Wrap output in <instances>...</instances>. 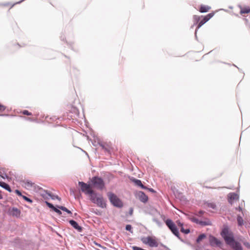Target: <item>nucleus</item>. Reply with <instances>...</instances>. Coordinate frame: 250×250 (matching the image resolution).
<instances>
[{
  "label": "nucleus",
  "mask_w": 250,
  "mask_h": 250,
  "mask_svg": "<svg viewBox=\"0 0 250 250\" xmlns=\"http://www.w3.org/2000/svg\"><path fill=\"white\" fill-rule=\"evenodd\" d=\"M0 116H8V114H1Z\"/></svg>",
  "instance_id": "49530a36"
},
{
  "label": "nucleus",
  "mask_w": 250,
  "mask_h": 250,
  "mask_svg": "<svg viewBox=\"0 0 250 250\" xmlns=\"http://www.w3.org/2000/svg\"><path fill=\"white\" fill-rule=\"evenodd\" d=\"M148 238V236H147L146 237H142V238H141V241L144 244L147 245V243H148L147 239Z\"/></svg>",
  "instance_id": "2f4dec72"
},
{
  "label": "nucleus",
  "mask_w": 250,
  "mask_h": 250,
  "mask_svg": "<svg viewBox=\"0 0 250 250\" xmlns=\"http://www.w3.org/2000/svg\"><path fill=\"white\" fill-rule=\"evenodd\" d=\"M96 245L98 246H99V247H101L100 244H98L97 243H96Z\"/></svg>",
  "instance_id": "de8ad7c7"
},
{
  "label": "nucleus",
  "mask_w": 250,
  "mask_h": 250,
  "mask_svg": "<svg viewBox=\"0 0 250 250\" xmlns=\"http://www.w3.org/2000/svg\"><path fill=\"white\" fill-rule=\"evenodd\" d=\"M22 182L24 184L25 187L27 189L32 188L34 185V183H33L31 181L27 180H24L22 181Z\"/></svg>",
  "instance_id": "dca6fc26"
},
{
  "label": "nucleus",
  "mask_w": 250,
  "mask_h": 250,
  "mask_svg": "<svg viewBox=\"0 0 250 250\" xmlns=\"http://www.w3.org/2000/svg\"><path fill=\"white\" fill-rule=\"evenodd\" d=\"M187 216H188V218L189 220L196 224L200 225L202 226L211 225V221L208 219H206V221H200L193 216L189 215H187Z\"/></svg>",
  "instance_id": "39448f33"
},
{
  "label": "nucleus",
  "mask_w": 250,
  "mask_h": 250,
  "mask_svg": "<svg viewBox=\"0 0 250 250\" xmlns=\"http://www.w3.org/2000/svg\"><path fill=\"white\" fill-rule=\"evenodd\" d=\"M94 204H96L97 206L101 208H106V203L101 195H100L99 196L96 198V200H95V203H94Z\"/></svg>",
  "instance_id": "1a4fd4ad"
},
{
  "label": "nucleus",
  "mask_w": 250,
  "mask_h": 250,
  "mask_svg": "<svg viewBox=\"0 0 250 250\" xmlns=\"http://www.w3.org/2000/svg\"><path fill=\"white\" fill-rule=\"evenodd\" d=\"M91 182L93 186L98 189L102 190L105 186L103 179L98 176L93 177L91 180Z\"/></svg>",
  "instance_id": "7ed1b4c3"
},
{
  "label": "nucleus",
  "mask_w": 250,
  "mask_h": 250,
  "mask_svg": "<svg viewBox=\"0 0 250 250\" xmlns=\"http://www.w3.org/2000/svg\"><path fill=\"white\" fill-rule=\"evenodd\" d=\"M250 12V7L242 8L240 11L241 14H248Z\"/></svg>",
  "instance_id": "4be33fe9"
},
{
  "label": "nucleus",
  "mask_w": 250,
  "mask_h": 250,
  "mask_svg": "<svg viewBox=\"0 0 250 250\" xmlns=\"http://www.w3.org/2000/svg\"><path fill=\"white\" fill-rule=\"evenodd\" d=\"M137 195L139 199L143 203H146L148 200V197L145 193L141 191H139L137 193Z\"/></svg>",
  "instance_id": "9b49d317"
},
{
  "label": "nucleus",
  "mask_w": 250,
  "mask_h": 250,
  "mask_svg": "<svg viewBox=\"0 0 250 250\" xmlns=\"http://www.w3.org/2000/svg\"><path fill=\"white\" fill-rule=\"evenodd\" d=\"M205 212L203 210H200L198 211L197 213H196V215L199 216V217H202V215L204 214Z\"/></svg>",
  "instance_id": "72a5a7b5"
},
{
  "label": "nucleus",
  "mask_w": 250,
  "mask_h": 250,
  "mask_svg": "<svg viewBox=\"0 0 250 250\" xmlns=\"http://www.w3.org/2000/svg\"><path fill=\"white\" fill-rule=\"evenodd\" d=\"M221 235L225 240L227 245L234 250H243L240 243L236 241L234 238L233 233L229 230L227 226L224 227L221 232Z\"/></svg>",
  "instance_id": "f257e3e1"
},
{
  "label": "nucleus",
  "mask_w": 250,
  "mask_h": 250,
  "mask_svg": "<svg viewBox=\"0 0 250 250\" xmlns=\"http://www.w3.org/2000/svg\"><path fill=\"white\" fill-rule=\"evenodd\" d=\"M133 208H130V210H129V214H130V215H131L132 214V213H133Z\"/></svg>",
  "instance_id": "79ce46f5"
},
{
  "label": "nucleus",
  "mask_w": 250,
  "mask_h": 250,
  "mask_svg": "<svg viewBox=\"0 0 250 250\" xmlns=\"http://www.w3.org/2000/svg\"><path fill=\"white\" fill-rule=\"evenodd\" d=\"M213 15L214 13H209L206 16L204 17V18L201 21H200L197 26V28L195 30V34H196L197 29L200 28L204 24L207 22L213 16Z\"/></svg>",
  "instance_id": "6e6552de"
},
{
  "label": "nucleus",
  "mask_w": 250,
  "mask_h": 250,
  "mask_svg": "<svg viewBox=\"0 0 250 250\" xmlns=\"http://www.w3.org/2000/svg\"><path fill=\"white\" fill-rule=\"evenodd\" d=\"M210 9V7L208 6L202 5L200 9V12L201 13L207 12Z\"/></svg>",
  "instance_id": "a211bd4d"
},
{
  "label": "nucleus",
  "mask_w": 250,
  "mask_h": 250,
  "mask_svg": "<svg viewBox=\"0 0 250 250\" xmlns=\"http://www.w3.org/2000/svg\"><path fill=\"white\" fill-rule=\"evenodd\" d=\"M24 0H21V1H19V2H17L18 3H21V2L24 1Z\"/></svg>",
  "instance_id": "09e8293b"
},
{
  "label": "nucleus",
  "mask_w": 250,
  "mask_h": 250,
  "mask_svg": "<svg viewBox=\"0 0 250 250\" xmlns=\"http://www.w3.org/2000/svg\"><path fill=\"white\" fill-rule=\"evenodd\" d=\"M208 240L209 244L212 247L217 246L220 247L222 242L220 240H218L217 238L212 235H209Z\"/></svg>",
  "instance_id": "0eeeda50"
},
{
  "label": "nucleus",
  "mask_w": 250,
  "mask_h": 250,
  "mask_svg": "<svg viewBox=\"0 0 250 250\" xmlns=\"http://www.w3.org/2000/svg\"><path fill=\"white\" fill-rule=\"evenodd\" d=\"M9 212L10 215L16 217H19L21 213V210L15 207L9 208Z\"/></svg>",
  "instance_id": "9d476101"
},
{
  "label": "nucleus",
  "mask_w": 250,
  "mask_h": 250,
  "mask_svg": "<svg viewBox=\"0 0 250 250\" xmlns=\"http://www.w3.org/2000/svg\"><path fill=\"white\" fill-rule=\"evenodd\" d=\"M125 229L127 231H130V232L132 233L133 232V231H132V226L131 225H127L126 226H125Z\"/></svg>",
  "instance_id": "7c9ffc66"
},
{
  "label": "nucleus",
  "mask_w": 250,
  "mask_h": 250,
  "mask_svg": "<svg viewBox=\"0 0 250 250\" xmlns=\"http://www.w3.org/2000/svg\"><path fill=\"white\" fill-rule=\"evenodd\" d=\"M229 202H230V200H236L239 198L238 195L235 193H230L229 194Z\"/></svg>",
  "instance_id": "2eb2a0df"
},
{
  "label": "nucleus",
  "mask_w": 250,
  "mask_h": 250,
  "mask_svg": "<svg viewBox=\"0 0 250 250\" xmlns=\"http://www.w3.org/2000/svg\"><path fill=\"white\" fill-rule=\"evenodd\" d=\"M146 189H148L149 191H150L152 193L155 192V191L153 188H147Z\"/></svg>",
  "instance_id": "a19ab883"
},
{
  "label": "nucleus",
  "mask_w": 250,
  "mask_h": 250,
  "mask_svg": "<svg viewBox=\"0 0 250 250\" xmlns=\"http://www.w3.org/2000/svg\"><path fill=\"white\" fill-rule=\"evenodd\" d=\"M193 20H194V24H197L198 22H199L200 20V17L197 15H194L193 16Z\"/></svg>",
  "instance_id": "b1692460"
},
{
  "label": "nucleus",
  "mask_w": 250,
  "mask_h": 250,
  "mask_svg": "<svg viewBox=\"0 0 250 250\" xmlns=\"http://www.w3.org/2000/svg\"><path fill=\"white\" fill-rule=\"evenodd\" d=\"M78 184L81 187V191L86 194H92L94 193L89 185L83 182H79Z\"/></svg>",
  "instance_id": "423d86ee"
},
{
  "label": "nucleus",
  "mask_w": 250,
  "mask_h": 250,
  "mask_svg": "<svg viewBox=\"0 0 250 250\" xmlns=\"http://www.w3.org/2000/svg\"><path fill=\"white\" fill-rule=\"evenodd\" d=\"M243 244L245 246H246L247 248L250 249V244L247 242H243Z\"/></svg>",
  "instance_id": "e433bc0d"
},
{
  "label": "nucleus",
  "mask_w": 250,
  "mask_h": 250,
  "mask_svg": "<svg viewBox=\"0 0 250 250\" xmlns=\"http://www.w3.org/2000/svg\"><path fill=\"white\" fill-rule=\"evenodd\" d=\"M109 200L110 203L117 208H122L123 206L121 200L113 193L109 192L107 193Z\"/></svg>",
  "instance_id": "f03ea898"
},
{
  "label": "nucleus",
  "mask_w": 250,
  "mask_h": 250,
  "mask_svg": "<svg viewBox=\"0 0 250 250\" xmlns=\"http://www.w3.org/2000/svg\"><path fill=\"white\" fill-rule=\"evenodd\" d=\"M53 210L60 215L62 213V211L57 207L56 208L54 207V208H53Z\"/></svg>",
  "instance_id": "c756f323"
},
{
  "label": "nucleus",
  "mask_w": 250,
  "mask_h": 250,
  "mask_svg": "<svg viewBox=\"0 0 250 250\" xmlns=\"http://www.w3.org/2000/svg\"><path fill=\"white\" fill-rule=\"evenodd\" d=\"M0 176L3 178V179H8L9 177L8 176H7V175L6 174H0Z\"/></svg>",
  "instance_id": "58836bf2"
},
{
  "label": "nucleus",
  "mask_w": 250,
  "mask_h": 250,
  "mask_svg": "<svg viewBox=\"0 0 250 250\" xmlns=\"http://www.w3.org/2000/svg\"><path fill=\"white\" fill-rule=\"evenodd\" d=\"M6 109V107L3 105L0 104V112L3 111Z\"/></svg>",
  "instance_id": "c9c22d12"
},
{
  "label": "nucleus",
  "mask_w": 250,
  "mask_h": 250,
  "mask_svg": "<svg viewBox=\"0 0 250 250\" xmlns=\"http://www.w3.org/2000/svg\"><path fill=\"white\" fill-rule=\"evenodd\" d=\"M57 208H59V209L64 211H65L68 214H72V212L70 210H69V209H68L66 208H65V207H63V206H57Z\"/></svg>",
  "instance_id": "412c9836"
},
{
  "label": "nucleus",
  "mask_w": 250,
  "mask_h": 250,
  "mask_svg": "<svg viewBox=\"0 0 250 250\" xmlns=\"http://www.w3.org/2000/svg\"><path fill=\"white\" fill-rule=\"evenodd\" d=\"M132 181L135 184L136 186L140 187L142 189H146L147 187L143 185L141 181L139 179L133 178Z\"/></svg>",
  "instance_id": "4468645a"
},
{
  "label": "nucleus",
  "mask_w": 250,
  "mask_h": 250,
  "mask_svg": "<svg viewBox=\"0 0 250 250\" xmlns=\"http://www.w3.org/2000/svg\"><path fill=\"white\" fill-rule=\"evenodd\" d=\"M22 113L24 115H28V116L32 115V113L29 112L28 111L26 110L23 111Z\"/></svg>",
  "instance_id": "f704fd0d"
},
{
  "label": "nucleus",
  "mask_w": 250,
  "mask_h": 250,
  "mask_svg": "<svg viewBox=\"0 0 250 250\" xmlns=\"http://www.w3.org/2000/svg\"><path fill=\"white\" fill-rule=\"evenodd\" d=\"M90 195V200L91 202L93 203H95V200H96L97 197V194L95 193L94 192L92 194Z\"/></svg>",
  "instance_id": "5701e85b"
},
{
  "label": "nucleus",
  "mask_w": 250,
  "mask_h": 250,
  "mask_svg": "<svg viewBox=\"0 0 250 250\" xmlns=\"http://www.w3.org/2000/svg\"><path fill=\"white\" fill-rule=\"evenodd\" d=\"M236 210H239V211H242V208H241V207H238V208H236Z\"/></svg>",
  "instance_id": "c03bdc74"
},
{
  "label": "nucleus",
  "mask_w": 250,
  "mask_h": 250,
  "mask_svg": "<svg viewBox=\"0 0 250 250\" xmlns=\"http://www.w3.org/2000/svg\"><path fill=\"white\" fill-rule=\"evenodd\" d=\"M206 205L208 208H210L212 209H215L216 207V205L212 203H207Z\"/></svg>",
  "instance_id": "393cba45"
},
{
  "label": "nucleus",
  "mask_w": 250,
  "mask_h": 250,
  "mask_svg": "<svg viewBox=\"0 0 250 250\" xmlns=\"http://www.w3.org/2000/svg\"><path fill=\"white\" fill-rule=\"evenodd\" d=\"M25 201H27V202L29 203H32L33 202V201L29 198L27 197L26 196L23 195L21 197Z\"/></svg>",
  "instance_id": "c85d7f7f"
},
{
  "label": "nucleus",
  "mask_w": 250,
  "mask_h": 250,
  "mask_svg": "<svg viewBox=\"0 0 250 250\" xmlns=\"http://www.w3.org/2000/svg\"><path fill=\"white\" fill-rule=\"evenodd\" d=\"M161 217L164 220H165V216L164 215H161Z\"/></svg>",
  "instance_id": "a18cd8bd"
},
{
  "label": "nucleus",
  "mask_w": 250,
  "mask_h": 250,
  "mask_svg": "<svg viewBox=\"0 0 250 250\" xmlns=\"http://www.w3.org/2000/svg\"><path fill=\"white\" fill-rule=\"evenodd\" d=\"M70 224L76 230H77L79 232H82L83 230V228L82 227L80 226L75 221L73 220H70L69 221Z\"/></svg>",
  "instance_id": "f8f14e48"
},
{
  "label": "nucleus",
  "mask_w": 250,
  "mask_h": 250,
  "mask_svg": "<svg viewBox=\"0 0 250 250\" xmlns=\"http://www.w3.org/2000/svg\"><path fill=\"white\" fill-rule=\"evenodd\" d=\"M166 225L171 232L179 239H181L179 236V232L174 223L170 219H168L165 221Z\"/></svg>",
  "instance_id": "20e7f679"
},
{
  "label": "nucleus",
  "mask_w": 250,
  "mask_h": 250,
  "mask_svg": "<svg viewBox=\"0 0 250 250\" xmlns=\"http://www.w3.org/2000/svg\"><path fill=\"white\" fill-rule=\"evenodd\" d=\"M15 193L17 195H18L19 196H20L21 197H22L23 196V195L22 194L20 190H19L18 189H16L15 190Z\"/></svg>",
  "instance_id": "4c0bfd02"
},
{
  "label": "nucleus",
  "mask_w": 250,
  "mask_h": 250,
  "mask_svg": "<svg viewBox=\"0 0 250 250\" xmlns=\"http://www.w3.org/2000/svg\"><path fill=\"white\" fill-rule=\"evenodd\" d=\"M48 195L52 199L54 200L55 199H58L60 201L61 198L58 195H51L50 193H48Z\"/></svg>",
  "instance_id": "cd10ccee"
},
{
  "label": "nucleus",
  "mask_w": 250,
  "mask_h": 250,
  "mask_svg": "<svg viewBox=\"0 0 250 250\" xmlns=\"http://www.w3.org/2000/svg\"><path fill=\"white\" fill-rule=\"evenodd\" d=\"M148 243L147 245L150 247H157L158 244L155 239L150 236H148L147 239Z\"/></svg>",
  "instance_id": "ddd939ff"
},
{
  "label": "nucleus",
  "mask_w": 250,
  "mask_h": 250,
  "mask_svg": "<svg viewBox=\"0 0 250 250\" xmlns=\"http://www.w3.org/2000/svg\"><path fill=\"white\" fill-rule=\"evenodd\" d=\"M178 225L179 227H181V228L182 227H183V224L182 223L180 222H178Z\"/></svg>",
  "instance_id": "37998d69"
},
{
  "label": "nucleus",
  "mask_w": 250,
  "mask_h": 250,
  "mask_svg": "<svg viewBox=\"0 0 250 250\" xmlns=\"http://www.w3.org/2000/svg\"><path fill=\"white\" fill-rule=\"evenodd\" d=\"M179 196H180V199L182 201H185V200L186 199L185 196H183V195H179Z\"/></svg>",
  "instance_id": "ea45409f"
},
{
  "label": "nucleus",
  "mask_w": 250,
  "mask_h": 250,
  "mask_svg": "<svg viewBox=\"0 0 250 250\" xmlns=\"http://www.w3.org/2000/svg\"><path fill=\"white\" fill-rule=\"evenodd\" d=\"M206 238V235L204 233H202L198 236L196 239V242L199 243L202 240Z\"/></svg>",
  "instance_id": "aec40b11"
},
{
  "label": "nucleus",
  "mask_w": 250,
  "mask_h": 250,
  "mask_svg": "<svg viewBox=\"0 0 250 250\" xmlns=\"http://www.w3.org/2000/svg\"><path fill=\"white\" fill-rule=\"evenodd\" d=\"M0 186L9 192H11V189L7 184L5 182L0 181Z\"/></svg>",
  "instance_id": "f3484780"
},
{
  "label": "nucleus",
  "mask_w": 250,
  "mask_h": 250,
  "mask_svg": "<svg viewBox=\"0 0 250 250\" xmlns=\"http://www.w3.org/2000/svg\"><path fill=\"white\" fill-rule=\"evenodd\" d=\"M181 231L185 234H188L190 232V229H185L183 227H182Z\"/></svg>",
  "instance_id": "bb28decb"
},
{
  "label": "nucleus",
  "mask_w": 250,
  "mask_h": 250,
  "mask_svg": "<svg viewBox=\"0 0 250 250\" xmlns=\"http://www.w3.org/2000/svg\"><path fill=\"white\" fill-rule=\"evenodd\" d=\"M101 146H102L103 148H104V146L103 145H101Z\"/></svg>",
  "instance_id": "8fccbe9b"
},
{
  "label": "nucleus",
  "mask_w": 250,
  "mask_h": 250,
  "mask_svg": "<svg viewBox=\"0 0 250 250\" xmlns=\"http://www.w3.org/2000/svg\"><path fill=\"white\" fill-rule=\"evenodd\" d=\"M237 220L238 226H242L244 224L243 218L240 215H237Z\"/></svg>",
  "instance_id": "6ab92c4d"
},
{
  "label": "nucleus",
  "mask_w": 250,
  "mask_h": 250,
  "mask_svg": "<svg viewBox=\"0 0 250 250\" xmlns=\"http://www.w3.org/2000/svg\"><path fill=\"white\" fill-rule=\"evenodd\" d=\"M153 221L155 223H156L157 224V225L159 226V227H161L162 225V223L161 221H160L158 219H157L156 218H153V219H152Z\"/></svg>",
  "instance_id": "a878e982"
},
{
  "label": "nucleus",
  "mask_w": 250,
  "mask_h": 250,
  "mask_svg": "<svg viewBox=\"0 0 250 250\" xmlns=\"http://www.w3.org/2000/svg\"><path fill=\"white\" fill-rule=\"evenodd\" d=\"M45 204L48 206V207H49L50 208H51L52 209H53V208H54V206L52 204L47 201H45Z\"/></svg>",
  "instance_id": "473e14b6"
}]
</instances>
